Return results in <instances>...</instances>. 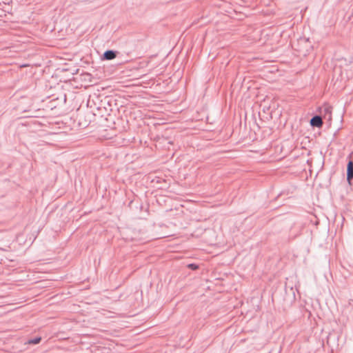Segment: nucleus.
<instances>
[{
  "label": "nucleus",
  "mask_w": 353,
  "mask_h": 353,
  "mask_svg": "<svg viewBox=\"0 0 353 353\" xmlns=\"http://www.w3.org/2000/svg\"><path fill=\"white\" fill-rule=\"evenodd\" d=\"M310 125L313 127H321L323 125V121L321 116L315 115L310 120Z\"/></svg>",
  "instance_id": "f257e3e1"
},
{
  "label": "nucleus",
  "mask_w": 353,
  "mask_h": 353,
  "mask_svg": "<svg viewBox=\"0 0 353 353\" xmlns=\"http://www.w3.org/2000/svg\"><path fill=\"white\" fill-rule=\"evenodd\" d=\"M117 56V52L114 50H106L103 54V59L105 60H112Z\"/></svg>",
  "instance_id": "7ed1b4c3"
},
{
  "label": "nucleus",
  "mask_w": 353,
  "mask_h": 353,
  "mask_svg": "<svg viewBox=\"0 0 353 353\" xmlns=\"http://www.w3.org/2000/svg\"><path fill=\"white\" fill-rule=\"evenodd\" d=\"M41 337L38 336V337H35L34 339H29L25 343L26 344H37L41 341Z\"/></svg>",
  "instance_id": "39448f33"
},
{
  "label": "nucleus",
  "mask_w": 353,
  "mask_h": 353,
  "mask_svg": "<svg viewBox=\"0 0 353 353\" xmlns=\"http://www.w3.org/2000/svg\"><path fill=\"white\" fill-rule=\"evenodd\" d=\"M332 107L328 105H325L320 108V113L323 114L324 117L328 115L329 119L331 117Z\"/></svg>",
  "instance_id": "20e7f679"
},
{
  "label": "nucleus",
  "mask_w": 353,
  "mask_h": 353,
  "mask_svg": "<svg viewBox=\"0 0 353 353\" xmlns=\"http://www.w3.org/2000/svg\"><path fill=\"white\" fill-rule=\"evenodd\" d=\"M353 179V161H349L347 165V180L350 181Z\"/></svg>",
  "instance_id": "f03ea898"
},
{
  "label": "nucleus",
  "mask_w": 353,
  "mask_h": 353,
  "mask_svg": "<svg viewBox=\"0 0 353 353\" xmlns=\"http://www.w3.org/2000/svg\"><path fill=\"white\" fill-rule=\"evenodd\" d=\"M188 266L192 270H196L198 268V266L194 263H191Z\"/></svg>",
  "instance_id": "423d86ee"
}]
</instances>
